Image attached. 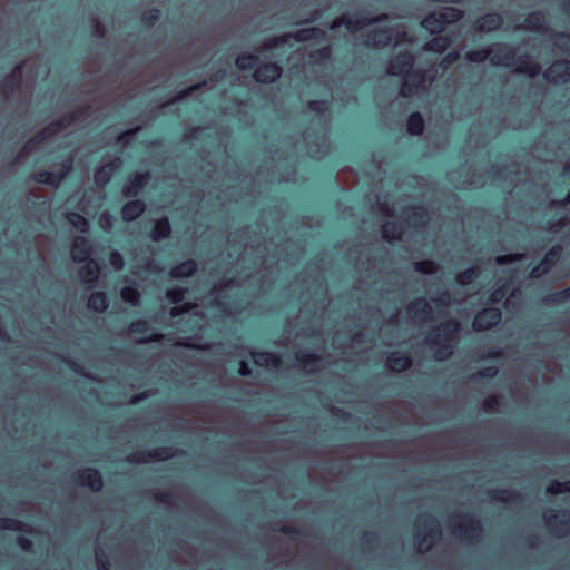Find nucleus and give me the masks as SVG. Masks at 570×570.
<instances>
[{"instance_id":"nucleus-1","label":"nucleus","mask_w":570,"mask_h":570,"mask_svg":"<svg viewBox=\"0 0 570 570\" xmlns=\"http://www.w3.org/2000/svg\"><path fill=\"white\" fill-rule=\"evenodd\" d=\"M414 62V58L409 52H401L396 56L387 67V73L392 76H403L404 81L401 87V95L403 97H411L419 94L421 90H426L425 75L421 71L410 72Z\"/></svg>"},{"instance_id":"nucleus-2","label":"nucleus","mask_w":570,"mask_h":570,"mask_svg":"<svg viewBox=\"0 0 570 570\" xmlns=\"http://www.w3.org/2000/svg\"><path fill=\"white\" fill-rule=\"evenodd\" d=\"M83 112L77 111L73 112L69 117H65L59 121L50 124L47 128H45L41 132H39L35 138H32L22 149L19 158H23L26 155L32 153L36 149H46L50 142L56 141L58 136L66 130L72 122L82 121Z\"/></svg>"},{"instance_id":"nucleus-3","label":"nucleus","mask_w":570,"mask_h":570,"mask_svg":"<svg viewBox=\"0 0 570 570\" xmlns=\"http://www.w3.org/2000/svg\"><path fill=\"white\" fill-rule=\"evenodd\" d=\"M459 330V322L448 321L426 337V343L434 350L435 360H445L453 353V343Z\"/></svg>"},{"instance_id":"nucleus-4","label":"nucleus","mask_w":570,"mask_h":570,"mask_svg":"<svg viewBox=\"0 0 570 570\" xmlns=\"http://www.w3.org/2000/svg\"><path fill=\"white\" fill-rule=\"evenodd\" d=\"M432 303L439 308L448 307L451 304V295L448 292H443L434 297L432 302L424 298L416 299L407 307V314L411 320L413 322H432L436 320Z\"/></svg>"},{"instance_id":"nucleus-5","label":"nucleus","mask_w":570,"mask_h":570,"mask_svg":"<svg viewBox=\"0 0 570 570\" xmlns=\"http://www.w3.org/2000/svg\"><path fill=\"white\" fill-rule=\"evenodd\" d=\"M440 535L441 528L434 518L430 515L417 518L415 544L419 552L429 551Z\"/></svg>"},{"instance_id":"nucleus-6","label":"nucleus","mask_w":570,"mask_h":570,"mask_svg":"<svg viewBox=\"0 0 570 570\" xmlns=\"http://www.w3.org/2000/svg\"><path fill=\"white\" fill-rule=\"evenodd\" d=\"M463 17L462 11L452 7H445L436 12L430 13L422 21V27L431 33H439L445 29V26L460 20Z\"/></svg>"},{"instance_id":"nucleus-7","label":"nucleus","mask_w":570,"mask_h":570,"mask_svg":"<svg viewBox=\"0 0 570 570\" xmlns=\"http://www.w3.org/2000/svg\"><path fill=\"white\" fill-rule=\"evenodd\" d=\"M452 531L462 541L472 542L480 537L481 528L470 515L454 517L451 521Z\"/></svg>"},{"instance_id":"nucleus-8","label":"nucleus","mask_w":570,"mask_h":570,"mask_svg":"<svg viewBox=\"0 0 570 570\" xmlns=\"http://www.w3.org/2000/svg\"><path fill=\"white\" fill-rule=\"evenodd\" d=\"M544 522L551 533L563 537L570 531V511L549 509L544 512Z\"/></svg>"},{"instance_id":"nucleus-9","label":"nucleus","mask_w":570,"mask_h":570,"mask_svg":"<svg viewBox=\"0 0 570 570\" xmlns=\"http://www.w3.org/2000/svg\"><path fill=\"white\" fill-rule=\"evenodd\" d=\"M392 41H394L396 46L401 45L403 41H409L406 32L401 30L399 27L374 30L373 35L367 38L365 43L379 47L386 46Z\"/></svg>"},{"instance_id":"nucleus-10","label":"nucleus","mask_w":570,"mask_h":570,"mask_svg":"<svg viewBox=\"0 0 570 570\" xmlns=\"http://www.w3.org/2000/svg\"><path fill=\"white\" fill-rule=\"evenodd\" d=\"M325 36V32L320 28H303L295 33H286L278 38H273L267 40L264 43V49H272L276 48L279 45H284L288 41V39L294 38L298 42H304L312 39H318L323 38Z\"/></svg>"},{"instance_id":"nucleus-11","label":"nucleus","mask_w":570,"mask_h":570,"mask_svg":"<svg viewBox=\"0 0 570 570\" xmlns=\"http://www.w3.org/2000/svg\"><path fill=\"white\" fill-rule=\"evenodd\" d=\"M73 159L71 156L62 161L60 171L58 174L51 171H39L35 175L37 183L46 184L51 187H58L61 180L70 173Z\"/></svg>"},{"instance_id":"nucleus-12","label":"nucleus","mask_w":570,"mask_h":570,"mask_svg":"<svg viewBox=\"0 0 570 570\" xmlns=\"http://www.w3.org/2000/svg\"><path fill=\"white\" fill-rule=\"evenodd\" d=\"M501 321V311L497 307H488L479 312L473 321L475 331H484L495 326Z\"/></svg>"},{"instance_id":"nucleus-13","label":"nucleus","mask_w":570,"mask_h":570,"mask_svg":"<svg viewBox=\"0 0 570 570\" xmlns=\"http://www.w3.org/2000/svg\"><path fill=\"white\" fill-rule=\"evenodd\" d=\"M493 53L491 55V65L510 67L515 60V50L508 45L494 43L491 46Z\"/></svg>"},{"instance_id":"nucleus-14","label":"nucleus","mask_w":570,"mask_h":570,"mask_svg":"<svg viewBox=\"0 0 570 570\" xmlns=\"http://www.w3.org/2000/svg\"><path fill=\"white\" fill-rule=\"evenodd\" d=\"M544 78L552 83H564L570 80V63L566 60L552 63L544 72Z\"/></svg>"},{"instance_id":"nucleus-15","label":"nucleus","mask_w":570,"mask_h":570,"mask_svg":"<svg viewBox=\"0 0 570 570\" xmlns=\"http://www.w3.org/2000/svg\"><path fill=\"white\" fill-rule=\"evenodd\" d=\"M386 16H379V17L371 18V19H358V18H351V17L336 18L333 20L330 28L336 29L341 26H345L350 32H355V31L362 30L370 23L381 21Z\"/></svg>"},{"instance_id":"nucleus-16","label":"nucleus","mask_w":570,"mask_h":570,"mask_svg":"<svg viewBox=\"0 0 570 570\" xmlns=\"http://www.w3.org/2000/svg\"><path fill=\"white\" fill-rule=\"evenodd\" d=\"M122 166L120 157H114L110 161L105 163L99 167L94 175L95 183L99 186H105L109 183L112 175L117 173Z\"/></svg>"},{"instance_id":"nucleus-17","label":"nucleus","mask_w":570,"mask_h":570,"mask_svg":"<svg viewBox=\"0 0 570 570\" xmlns=\"http://www.w3.org/2000/svg\"><path fill=\"white\" fill-rule=\"evenodd\" d=\"M562 252H563V249L560 245L553 246L546 254V256L541 261V263L532 268L530 276L539 277V276L546 274L551 268V266H553L560 259Z\"/></svg>"},{"instance_id":"nucleus-18","label":"nucleus","mask_w":570,"mask_h":570,"mask_svg":"<svg viewBox=\"0 0 570 570\" xmlns=\"http://www.w3.org/2000/svg\"><path fill=\"white\" fill-rule=\"evenodd\" d=\"M77 481L83 487L90 488L92 491H99L102 488V479L95 469H85L78 472Z\"/></svg>"},{"instance_id":"nucleus-19","label":"nucleus","mask_w":570,"mask_h":570,"mask_svg":"<svg viewBox=\"0 0 570 570\" xmlns=\"http://www.w3.org/2000/svg\"><path fill=\"white\" fill-rule=\"evenodd\" d=\"M281 67L274 62H269L256 69L255 79L258 82L268 83L277 80L281 77Z\"/></svg>"},{"instance_id":"nucleus-20","label":"nucleus","mask_w":570,"mask_h":570,"mask_svg":"<svg viewBox=\"0 0 570 570\" xmlns=\"http://www.w3.org/2000/svg\"><path fill=\"white\" fill-rule=\"evenodd\" d=\"M90 245L83 236H78L73 239L72 246H71V257L77 263H82L86 261H89L90 256Z\"/></svg>"},{"instance_id":"nucleus-21","label":"nucleus","mask_w":570,"mask_h":570,"mask_svg":"<svg viewBox=\"0 0 570 570\" xmlns=\"http://www.w3.org/2000/svg\"><path fill=\"white\" fill-rule=\"evenodd\" d=\"M149 173L134 175L122 187V194L126 197L138 195L149 179Z\"/></svg>"},{"instance_id":"nucleus-22","label":"nucleus","mask_w":570,"mask_h":570,"mask_svg":"<svg viewBox=\"0 0 570 570\" xmlns=\"http://www.w3.org/2000/svg\"><path fill=\"white\" fill-rule=\"evenodd\" d=\"M296 365L303 371L312 373L322 367V360L316 355L301 352L296 354Z\"/></svg>"},{"instance_id":"nucleus-23","label":"nucleus","mask_w":570,"mask_h":570,"mask_svg":"<svg viewBox=\"0 0 570 570\" xmlns=\"http://www.w3.org/2000/svg\"><path fill=\"white\" fill-rule=\"evenodd\" d=\"M250 355H252V358H253L255 365H257V366L271 367V368L276 370V368H278L282 365L281 358L277 355L273 354V353H268V352L255 353V352H252Z\"/></svg>"},{"instance_id":"nucleus-24","label":"nucleus","mask_w":570,"mask_h":570,"mask_svg":"<svg viewBox=\"0 0 570 570\" xmlns=\"http://www.w3.org/2000/svg\"><path fill=\"white\" fill-rule=\"evenodd\" d=\"M404 219L415 228L426 223V213L422 207H410L404 212Z\"/></svg>"},{"instance_id":"nucleus-25","label":"nucleus","mask_w":570,"mask_h":570,"mask_svg":"<svg viewBox=\"0 0 570 570\" xmlns=\"http://www.w3.org/2000/svg\"><path fill=\"white\" fill-rule=\"evenodd\" d=\"M145 210V204L141 200L128 202L121 210L124 220L131 222L138 218Z\"/></svg>"},{"instance_id":"nucleus-26","label":"nucleus","mask_w":570,"mask_h":570,"mask_svg":"<svg viewBox=\"0 0 570 570\" xmlns=\"http://www.w3.org/2000/svg\"><path fill=\"white\" fill-rule=\"evenodd\" d=\"M82 264L79 271L81 279L85 283H92L98 279L100 273L98 264L92 259L82 262Z\"/></svg>"},{"instance_id":"nucleus-27","label":"nucleus","mask_w":570,"mask_h":570,"mask_svg":"<svg viewBox=\"0 0 570 570\" xmlns=\"http://www.w3.org/2000/svg\"><path fill=\"white\" fill-rule=\"evenodd\" d=\"M502 24V19L497 13H488L483 16L476 24V29L483 32H490L498 29Z\"/></svg>"},{"instance_id":"nucleus-28","label":"nucleus","mask_w":570,"mask_h":570,"mask_svg":"<svg viewBox=\"0 0 570 570\" xmlns=\"http://www.w3.org/2000/svg\"><path fill=\"white\" fill-rule=\"evenodd\" d=\"M197 269V264L193 259H187L179 265H176L171 268L170 275L174 278L188 277L191 276Z\"/></svg>"},{"instance_id":"nucleus-29","label":"nucleus","mask_w":570,"mask_h":570,"mask_svg":"<svg viewBox=\"0 0 570 570\" xmlns=\"http://www.w3.org/2000/svg\"><path fill=\"white\" fill-rule=\"evenodd\" d=\"M23 65H18L3 81V91L9 96L21 82Z\"/></svg>"},{"instance_id":"nucleus-30","label":"nucleus","mask_w":570,"mask_h":570,"mask_svg":"<svg viewBox=\"0 0 570 570\" xmlns=\"http://www.w3.org/2000/svg\"><path fill=\"white\" fill-rule=\"evenodd\" d=\"M411 364H412V362H411L410 357L401 355L399 353H393L387 358V367L394 372L405 371L411 366Z\"/></svg>"},{"instance_id":"nucleus-31","label":"nucleus","mask_w":570,"mask_h":570,"mask_svg":"<svg viewBox=\"0 0 570 570\" xmlns=\"http://www.w3.org/2000/svg\"><path fill=\"white\" fill-rule=\"evenodd\" d=\"M170 232L171 228L168 219L163 217L155 222L150 236L154 240H160L168 237Z\"/></svg>"},{"instance_id":"nucleus-32","label":"nucleus","mask_w":570,"mask_h":570,"mask_svg":"<svg viewBox=\"0 0 570 570\" xmlns=\"http://www.w3.org/2000/svg\"><path fill=\"white\" fill-rule=\"evenodd\" d=\"M403 228L393 222H386L382 225V236L387 242H393L401 238Z\"/></svg>"},{"instance_id":"nucleus-33","label":"nucleus","mask_w":570,"mask_h":570,"mask_svg":"<svg viewBox=\"0 0 570 570\" xmlns=\"http://www.w3.org/2000/svg\"><path fill=\"white\" fill-rule=\"evenodd\" d=\"M514 71L517 73H525L530 77H534L540 73L541 67L534 60L527 58L525 60H520Z\"/></svg>"},{"instance_id":"nucleus-34","label":"nucleus","mask_w":570,"mask_h":570,"mask_svg":"<svg viewBox=\"0 0 570 570\" xmlns=\"http://www.w3.org/2000/svg\"><path fill=\"white\" fill-rule=\"evenodd\" d=\"M88 308L95 312H104L107 307V297L104 293L97 292L92 293L88 298Z\"/></svg>"},{"instance_id":"nucleus-35","label":"nucleus","mask_w":570,"mask_h":570,"mask_svg":"<svg viewBox=\"0 0 570 570\" xmlns=\"http://www.w3.org/2000/svg\"><path fill=\"white\" fill-rule=\"evenodd\" d=\"M450 45V40L444 36H436L426 42L423 47L426 51L443 52Z\"/></svg>"},{"instance_id":"nucleus-36","label":"nucleus","mask_w":570,"mask_h":570,"mask_svg":"<svg viewBox=\"0 0 570 570\" xmlns=\"http://www.w3.org/2000/svg\"><path fill=\"white\" fill-rule=\"evenodd\" d=\"M493 53V49H491V46L479 49V50H472L466 52L465 58L471 62H483L485 60L491 61V55Z\"/></svg>"},{"instance_id":"nucleus-37","label":"nucleus","mask_w":570,"mask_h":570,"mask_svg":"<svg viewBox=\"0 0 570 570\" xmlns=\"http://www.w3.org/2000/svg\"><path fill=\"white\" fill-rule=\"evenodd\" d=\"M424 129L423 118L419 112H413L407 119V132L410 135H420Z\"/></svg>"},{"instance_id":"nucleus-38","label":"nucleus","mask_w":570,"mask_h":570,"mask_svg":"<svg viewBox=\"0 0 570 570\" xmlns=\"http://www.w3.org/2000/svg\"><path fill=\"white\" fill-rule=\"evenodd\" d=\"M546 26L544 17L539 12H533L528 16L524 21V27L530 30L539 31Z\"/></svg>"},{"instance_id":"nucleus-39","label":"nucleus","mask_w":570,"mask_h":570,"mask_svg":"<svg viewBox=\"0 0 570 570\" xmlns=\"http://www.w3.org/2000/svg\"><path fill=\"white\" fill-rule=\"evenodd\" d=\"M171 455H173L171 450L164 448V449H157L155 452L149 453L148 459L144 458L140 460V459L132 458L131 461H136V462H147V461H151V460L164 461V460L169 459Z\"/></svg>"},{"instance_id":"nucleus-40","label":"nucleus","mask_w":570,"mask_h":570,"mask_svg":"<svg viewBox=\"0 0 570 570\" xmlns=\"http://www.w3.org/2000/svg\"><path fill=\"white\" fill-rule=\"evenodd\" d=\"M69 223L79 232L85 233L88 229V223L83 216L77 213H69L67 216Z\"/></svg>"},{"instance_id":"nucleus-41","label":"nucleus","mask_w":570,"mask_h":570,"mask_svg":"<svg viewBox=\"0 0 570 570\" xmlns=\"http://www.w3.org/2000/svg\"><path fill=\"white\" fill-rule=\"evenodd\" d=\"M121 298L127 302V303H130L131 305H138L139 303V299H140V294L139 292L131 287V286H127V287H124L121 289Z\"/></svg>"},{"instance_id":"nucleus-42","label":"nucleus","mask_w":570,"mask_h":570,"mask_svg":"<svg viewBox=\"0 0 570 570\" xmlns=\"http://www.w3.org/2000/svg\"><path fill=\"white\" fill-rule=\"evenodd\" d=\"M257 56L256 55H242L236 59V66L242 69H252L257 63Z\"/></svg>"},{"instance_id":"nucleus-43","label":"nucleus","mask_w":570,"mask_h":570,"mask_svg":"<svg viewBox=\"0 0 570 570\" xmlns=\"http://www.w3.org/2000/svg\"><path fill=\"white\" fill-rule=\"evenodd\" d=\"M327 151L328 145L324 138H322V141L320 144H316L315 146H308V154L311 155V157L316 159L322 158Z\"/></svg>"},{"instance_id":"nucleus-44","label":"nucleus","mask_w":570,"mask_h":570,"mask_svg":"<svg viewBox=\"0 0 570 570\" xmlns=\"http://www.w3.org/2000/svg\"><path fill=\"white\" fill-rule=\"evenodd\" d=\"M547 492L551 494H559V493H566L570 492V481H552L547 487Z\"/></svg>"},{"instance_id":"nucleus-45","label":"nucleus","mask_w":570,"mask_h":570,"mask_svg":"<svg viewBox=\"0 0 570 570\" xmlns=\"http://www.w3.org/2000/svg\"><path fill=\"white\" fill-rule=\"evenodd\" d=\"M414 268L416 272L423 274H433L438 271L436 265L432 261H420L414 264Z\"/></svg>"},{"instance_id":"nucleus-46","label":"nucleus","mask_w":570,"mask_h":570,"mask_svg":"<svg viewBox=\"0 0 570 570\" xmlns=\"http://www.w3.org/2000/svg\"><path fill=\"white\" fill-rule=\"evenodd\" d=\"M475 274H476L475 267L468 268L458 274L456 281L459 284L468 285L473 281V278L475 277Z\"/></svg>"},{"instance_id":"nucleus-47","label":"nucleus","mask_w":570,"mask_h":570,"mask_svg":"<svg viewBox=\"0 0 570 570\" xmlns=\"http://www.w3.org/2000/svg\"><path fill=\"white\" fill-rule=\"evenodd\" d=\"M186 289L184 288H171L166 292V296L171 301V303L177 304L184 299Z\"/></svg>"},{"instance_id":"nucleus-48","label":"nucleus","mask_w":570,"mask_h":570,"mask_svg":"<svg viewBox=\"0 0 570 570\" xmlns=\"http://www.w3.org/2000/svg\"><path fill=\"white\" fill-rule=\"evenodd\" d=\"M554 42L562 51H570V35L559 33L557 35Z\"/></svg>"},{"instance_id":"nucleus-49","label":"nucleus","mask_w":570,"mask_h":570,"mask_svg":"<svg viewBox=\"0 0 570 570\" xmlns=\"http://www.w3.org/2000/svg\"><path fill=\"white\" fill-rule=\"evenodd\" d=\"M98 222H99L100 227L104 230L110 232L111 228H112V225H114V217L108 212H104L99 216V220Z\"/></svg>"},{"instance_id":"nucleus-50","label":"nucleus","mask_w":570,"mask_h":570,"mask_svg":"<svg viewBox=\"0 0 570 570\" xmlns=\"http://www.w3.org/2000/svg\"><path fill=\"white\" fill-rule=\"evenodd\" d=\"M95 554L98 570H110L105 552L101 549H96Z\"/></svg>"},{"instance_id":"nucleus-51","label":"nucleus","mask_w":570,"mask_h":570,"mask_svg":"<svg viewBox=\"0 0 570 570\" xmlns=\"http://www.w3.org/2000/svg\"><path fill=\"white\" fill-rule=\"evenodd\" d=\"M524 257V255L522 254H508V255H501V256H498L495 258V263L498 265H503V264H510V263H513L515 261H520Z\"/></svg>"},{"instance_id":"nucleus-52","label":"nucleus","mask_w":570,"mask_h":570,"mask_svg":"<svg viewBox=\"0 0 570 570\" xmlns=\"http://www.w3.org/2000/svg\"><path fill=\"white\" fill-rule=\"evenodd\" d=\"M0 529L2 530H19L20 522L11 518H0Z\"/></svg>"},{"instance_id":"nucleus-53","label":"nucleus","mask_w":570,"mask_h":570,"mask_svg":"<svg viewBox=\"0 0 570 570\" xmlns=\"http://www.w3.org/2000/svg\"><path fill=\"white\" fill-rule=\"evenodd\" d=\"M109 263L115 269H121L124 266V259L121 254L117 250L112 252L109 257Z\"/></svg>"},{"instance_id":"nucleus-54","label":"nucleus","mask_w":570,"mask_h":570,"mask_svg":"<svg viewBox=\"0 0 570 570\" xmlns=\"http://www.w3.org/2000/svg\"><path fill=\"white\" fill-rule=\"evenodd\" d=\"M308 109L317 114H323L325 110H327V102L324 100L309 101Z\"/></svg>"},{"instance_id":"nucleus-55","label":"nucleus","mask_w":570,"mask_h":570,"mask_svg":"<svg viewBox=\"0 0 570 570\" xmlns=\"http://www.w3.org/2000/svg\"><path fill=\"white\" fill-rule=\"evenodd\" d=\"M147 330H148V322L142 321V320L134 322L129 327L130 333H145V332H147Z\"/></svg>"},{"instance_id":"nucleus-56","label":"nucleus","mask_w":570,"mask_h":570,"mask_svg":"<svg viewBox=\"0 0 570 570\" xmlns=\"http://www.w3.org/2000/svg\"><path fill=\"white\" fill-rule=\"evenodd\" d=\"M138 130L139 127H136L135 129L121 132L117 138L118 142L124 145L127 144L137 134Z\"/></svg>"},{"instance_id":"nucleus-57","label":"nucleus","mask_w":570,"mask_h":570,"mask_svg":"<svg viewBox=\"0 0 570 570\" xmlns=\"http://www.w3.org/2000/svg\"><path fill=\"white\" fill-rule=\"evenodd\" d=\"M499 405V401L497 397L492 396V397H488L484 402H483V410L484 412H493L495 411V409L498 407Z\"/></svg>"},{"instance_id":"nucleus-58","label":"nucleus","mask_w":570,"mask_h":570,"mask_svg":"<svg viewBox=\"0 0 570 570\" xmlns=\"http://www.w3.org/2000/svg\"><path fill=\"white\" fill-rule=\"evenodd\" d=\"M495 498L504 502H510L514 500V493L510 490H500Z\"/></svg>"},{"instance_id":"nucleus-59","label":"nucleus","mask_w":570,"mask_h":570,"mask_svg":"<svg viewBox=\"0 0 570 570\" xmlns=\"http://www.w3.org/2000/svg\"><path fill=\"white\" fill-rule=\"evenodd\" d=\"M160 18V11L158 9H153L150 10L145 17H144V20L148 23V24H153L154 22H156L158 19Z\"/></svg>"},{"instance_id":"nucleus-60","label":"nucleus","mask_w":570,"mask_h":570,"mask_svg":"<svg viewBox=\"0 0 570 570\" xmlns=\"http://www.w3.org/2000/svg\"><path fill=\"white\" fill-rule=\"evenodd\" d=\"M507 288L504 287H501V288H498L495 289L492 294H491V301L493 303H498L500 302L504 296H505V293H507Z\"/></svg>"},{"instance_id":"nucleus-61","label":"nucleus","mask_w":570,"mask_h":570,"mask_svg":"<svg viewBox=\"0 0 570 570\" xmlns=\"http://www.w3.org/2000/svg\"><path fill=\"white\" fill-rule=\"evenodd\" d=\"M459 58V53L456 51H453L449 53L443 61L441 62V66L446 68L449 65L453 63Z\"/></svg>"},{"instance_id":"nucleus-62","label":"nucleus","mask_w":570,"mask_h":570,"mask_svg":"<svg viewBox=\"0 0 570 570\" xmlns=\"http://www.w3.org/2000/svg\"><path fill=\"white\" fill-rule=\"evenodd\" d=\"M191 308H193V306H188V305H185L183 307L176 306L170 309V315L173 317H176V316L180 315L181 313L189 312Z\"/></svg>"},{"instance_id":"nucleus-63","label":"nucleus","mask_w":570,"mask_h":570,"mask_svg":"<svg viewBox=\"0 0 570 570\" xmlns=\"http://www.w3.org/2000/svg\"><path fill=\"white\" fill-rule=\"evenodd\" d=\"M205 85H206V82L197 83V85H195V86L189 87L188 89L183 90V91L179 94V96H178V98H177V99H183L184 97H186V96H187V95H189L190 92H193V91H195V90L199 89L202 86H205Z\"/></svg>"},{"instance_id":"nucleus-64","label":"nucleus","mask_w":570,"mask_h":570,"mask_svg":"<svg viewBox=\"0 0 570 570\" xmlns=\"http://www.w3.org/2000/svg\"><path fill=\"white\" fill-rule=\"evenodd\" d=\"M18 544L21 547L22 550L24 551H29L32 547V542L31 540L27 539V538H23V537H20L18 539Z\"/></svg>"}]
</instances>
